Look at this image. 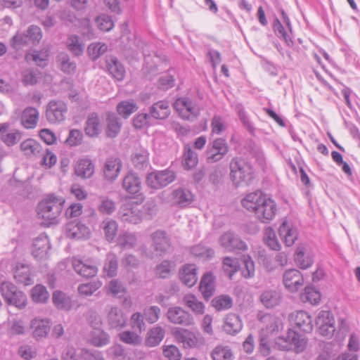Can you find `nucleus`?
Listing matches in <instances>:
<instances>
[{
    "mask_svg": "<svg viewBox=\"0 0 360 360\" xmlns=\"http://www.w3.org/2000/svg\"><path fill=\"white\" fill-rule=\"evenodd\" d=\"M212 360H232L233 352L228 346L217 345L210 354Z\"/></svg>",
    "mask_w": 360,
    "mask_h": 360,
    "instance_id": "79ce46f5",
    "label": "nucleus"
},
{
    "mask_svg": "<svg viewBox=\"0 0 360 360\" xmlns=\"http://www.w3.org/2000/svg\"><path fill=\"white\" fill-rule=\"evenodd\" d=\"M316 324L319 326V333L323 336L330 338L335 331L333 316L328 311H321L319 314Z\"/></svg>",
    "mask_w": 360,
    "mask_h": 360,
    "instance_id": "6e6552de",
    "label": "nucleus"
},
{
    "mask_svg": "<svg viewBox=\"0 0 360 360\" xmlns=\"http://www.w3.org/2000/svg\"><path fill=\"white\" fill-rule=\"evenodd\" d=\"M31 296L34 302L44 303L48 300L49 294L46 287L41 285H37L32 289Z\"/></svg>",
    "mask_w": 360,
    "mask_h": 360,
    "instance_id": "864d4df0",
    "label": "nucleus"
},
{
    "mask_svg": "<svg viewBox=\"0 0 360 360\" xmlns=\"http://www.w3.org/2000/svg\"><path fill=\"white\" fill-rule=\"evenodd\" d=\"M29 41L30 39L26 32H18L10 39V46L15 51H18L27 46Z\"/></svg>",
    "mask_w": 360,
    "mask_h": 360,
    "instance_id": "09e8293b",
    "label": "nucleus"
},
{
    "mask_svg": "<svg viewBox=\"0 0 360 360\" xmlns=\"http://www.w3.org/2000/svg\"><path fill=\"white\" fill-rule=\"evenodd\" d=\"M167 318L171 323L184 326H190L195 323L193 316L180 307H169Z\"/></svg>",
    "mask_w": 360,
    "mask_h": 360,
    "instance_id": "0eeeda50",
    "label": "nucleus"
},
{
    "mask_svg": "<svg viewBox=\"0 0 360 360\" xmlns=\"http://www.w3.org/2000/svg\"><path fill=\"white\" fill-rule=\"evenodd\" d=\"M13 276L15 281L25 285H29L32 283V279L30 276V269L28 265L18 263L15 267Z\"/></svg>",
    "mask_w": 360,
    "mask_h": 360,
    "instance_id": "c756f323",
    "label": "nucleus"
},
{
    "mask_svg": "<svg viewBox=\"0 0 360 360\" xmlns=\"http://www.w3.org/2000/svg\"><path fill=\"white\" fill-rule=\"evenodd\" d=\"M118 266V260L113 253H108L106 256L103 270L107 276L112 277L116 276Z\"/></svg>",
    "mask_w": 360,
    "mask_h": 360,
    "instance_id": "c03bdc74",
    "label": "nucleus"
},
{
    "mask_svg": "<svg viewBox=\"0 0 360 360\" xmlns=\"http://www.w3.org/2000/svg\"><path fill=\"white\" fill-rule=\"evenodd\" d=\"M72 266L78 274L84 278L94 277L96 275L98 271L96 266L84 263L82 260L78 259H74L72 260Z\"/></svg>",
    "mask_w": 360,
    "mask_h": 360,
    "instance_id": "72a5a7b5",
    "label": "nucleus"
},
{
    "mask_svg": "<svg viewBox=\"0 0 360 360\" xmlns=\"http://www.w3.org/2000/svg\"><path fill=\"white\" fill-rule=\"evenodd\" d=\"M66 45L73 55L80 56L84 51L83 44L80 42L79 38L76 35L70 36L66 41Z\"/></svg>",
    "mask_w": 360,
    "mask_h": 360,
    "instance_id": "5fc2aeb1",
    "label": "nucleus"
},
{
    "mask_svg": "<svg viewBox=\"0 0 360 360\" xmlns=\"http://www.w3.org/2000/svg\"><path fill=\"white\" fill-rule=\"evenodd\" d=\"M295 261L297 264L302 269H307L311 266L313 264L312 259L307 256H304V248L303 246H299L297 248Z\"/></svg>",
    "mask_w": 360,
    "mask_h": 360,
    "instance_id": "6e6d98bb",
    "label": "nucleus"
},
{
    "mask_svg": "<svg viewBox=\"0 0 360 360\" xmlns=\"http://www.w3.org/2000/svg\"><path fill=\"white\" fill-rule=\"evenodd\" d=\"M291 321L300 330L309 333L313 329L311 317L304 311H299L290 315Z\"/></svg>",
    "mask_w": 360,
    "mask_h": 360,
    "instance_id": "a211bd4d",
    "label": "nucleus"
},
{
    "mask_svg": "<svg viewBox=\"0 0 360 360\" xmlns=\"http://www.w3.org/2000/svg\"><path fill=\"white\" fill-rule=\"evenodd\" d=\"M137 242L136 236L131 233H124L119 236L117 244L122 248H132Z\"/></svg>",
    "mask_w": 360,
    "mask_h": 360,
    "instance_id": "bf43d9fd",
    "label": "nucleus"
},
{
    "mask_svg": "<svg viewBox=\"0 0 360 360\" xmlns=\"http://www.w3.org/2000/svg\"><path fill=\"white\" fill-rule=\"evenodd\" d=\"M219 243L227 252L245 251L248 249L245 242L232 231H227L222 234L219 238Z\"/></svg>",
    "mask_w": 360,
    "mask_h": 360,
    "instance_id": "423d86ee",
    "label": "nucleus"
},
{
    "mask_svg": "<svg viewBox=\"0 0 360 360\" xmlns=\"http://www.w3.org/2000/svg\"><path fill=\"white\" fill-rule=\"evenodd\" d=\"M243 324L240 319L235 314H229L224 319L223 330L229 335H236L241 330Z\"/></svg>",
    "mask_w": 360,
    "mask_h": 360,
    "instance_id": "cd10ccee",
    "label": "nucleus"
},
{
    "mask_svg": "<svg viewBox=\"0 0 360 360\" xmlns=\"http://www.w3.org/2000/svg\"><path fill=\"white\" fill-rule=\"evenodd\" d=\"M39 119V112L33 107L26 108L22 113L20 122L26 129H33L37 126Z\"/></svg>",
    "mask_w": 360,
    "mask_h": 360,
    "instance_id": "2f4dec72",
    "label": "nucleus"
},
{
    "mask_svg": "<svg viewBox=\"0 0 360 360\" xmlns=\"http://www.w3.org/2000/svg\"><path fill=\"white\" fill-rule=\"evenodd\" d=\"M283 281L286 288L291 292H295L303 285L304 279L298 270L291 269L285 271Z\"/></svg>",
    "mask_w": 360,
    "mask_h": 360,
    "instance_id": "ddd939ff",
    "label": "nucleus"
},
{
    "mask_svg": "<svg viewBox=\"0 0 360 360\" xmlns=\"http://www.w3.org/2000/svg\"><path fill=\"white\" fill-rule=\"evenodd\" d=\"M65 230L67 237L72 239H87L90 236L89 229L79 221H73L69 222L66 225Z\"/></svg>",
    "mask_w": 360,
    "mask_h": 360,
    "instance_id": "f8f14e48",
    "label": "nucleus"
},
{
    "mask_svg": "<svg viewBox=\"0 0 360 360\" xmlns=\"http://www.w3.org/2000/svg\"><path fill=\"white\" fill-rule=\"evenodd\" d=\"M98 210L104 214H111L116 209L115 202L108 197H100Z\"/></svg>",
    "mask_w": 360,
    "mask_h": 360,
    "instance_id": "13d9d810",
    "label": "nucleus"
},
{
    "mask_svg": "<svg viewBox=\"0 0 360 360\" xmlns=\"http://www.w3.org/2000/svg\"><path fill=\"white\" fill-rule=\"evenodd\" d=\"M259 299L266 308L271 309L279 304L281 295L278 290L269 289L262 292Z\"/></svg>",
    "mask_w": 360,
    "mask_h": 360,
    "instance_id": "c85d7f7f",
    "label": "nucleus"
},
{
    "mask_svg": "<svg viewBox=\"0 0 360 360\" xmlns=\"http://www.w3.org/2000/svg\"><path fill=\"white\" fill-rule=\"evenodd\" d=\"M101 227L106 240L109 242H112L115 239L117 232V224L116 221L112 219L104 220L101 224Z\"/></svg>",
    "mask_w": 360,
    "mask_h": 360,
    "instance_id": "49530a36",
    "label": "nucleus"
},
{
    "mask_svg": "<svg viewBox=\"0 0 360 360\" xmlns=\"http://www.w3.org/2000/svg\"><path fill=\"white\" fill-rule=\"evenodd\" d=\"M22 133L18 129L8 130L4 134H2L1 141L8 147L15 146L22 138Z\"/></svg>",
    "mask_w": 360,
    "mask_h": 360,
    "instance_id": "603ef678",
    "label": "nucleus"
},
{
    "mask_svg": "<svg viewBox=\"0 0 360 360\" xmlns=\"http://www.w3.org/2000/svg\"><path fill=\"white\" fill-rule=\"evenodd\" d=\"M181 282L188 288L193 287L198 281L197 268L195 264H185L179 271Z\"/></svg>",
    "mask_w": 360,
    "mask_h": 360,
    "instance_id": "b1692460",
    "label": "nucleus"
},
{
    "mask_svg": "<svg viewBox=\"0 0 360 360\" xmlns=\"http://www.w3.org/2000/svg\"><path fill=\"white\" fill-rule=\"evenodd\" d=\"M172 200L179 207H186L193 201V195L187 188H178L172 191Z\"/></svg>",
    "mask_w": 360,
    "mask_h": 360,
    "instance_id": "393cba45",
    "label": "nucleus"
},
{
    "mask_svg": "<svg viewBox=\"0 0 360 360\" xmlns=\"http://www.w3.org/2000/svg\"><path fill=\"white\" fill-rule=\"evenodd\" d=\"M229 178L235 187L248 186L254 178L251 164L240 158H233L229 163Z\"/></svg>",
    "mask_w": 360,
    "mask_h": 360,
    "instance_id": "f257e3e1",
    "label": "nucleus"
},
{
    "mask_svg": "<svg viewBox=\"0 0 360 360\" xmlns=\"http://www.w3.org/2000/svg\"><path fill=\"white\" fill-rule=\"evenodd\" d=\"M286 342L290 345V348L296 353L303 352L307 344V340L302 335L293 330H289L286 337Z\"/></svg>",
    "mask_w": 360,
    "mask_h": 360,
    "instance_id": "7c9ffc66",
    "label": "nucleus"
},
{
    "mask_svg": "<svg viewBox=\"0 0 360 360\" xmlns=\"http://www.w3.org/2000/svg\"><path fill=\"white\" fill-rule=\"evenodd\" d=\"M107 320L111 328H122L126 325L127 317L121 309L116 306H111L108 311Z\"/></svg>",
    "mask_w": 360,
    "mask_h": 360,
    "instance_id": "4be33fe9",
    "label": "nucleus"
},
{
    "mask_svg": "<svg viewBox=\"0 0 360 360\" xmlns=\"http://www.w3.org/2000/svg\"><path fill=\"white\" fill-rule=\"evenodd\" d=\"M106 135L109 138H115L120 133L122 123L115 113H108L106 117Z\"/></svg>",
    "mask_w": 360,
    "mask_h": 360,
    "instance_id": "e433bc0d",
    "label": "nucleus"
},
{
    "mask_svg": "<svg viewBox=\"0 0 360 360\" xmlns=\"http://www.w3.org/2000/svg\"><path fill=\"white\" fill-rule=\"evenodd\" d=\"M122 188L129 194H136L141 189V180L135 172H129L123 178Z\"/></svg>",
    "mask_w": 360,
    "mask_h": 360,
    "instance_id": "412c9836",
    "label": "nucleus"
},
{
    "mask_svg": "<svg viewBox=\"0 0 360 360\" xmlns=\"http://www.w3.org/2000/svg\"><path fill=\"white\" fill-rule=\"evenodd\" d=\"M239 269V263L237 259L231 257H226L222 262V269L230 279L232 278L233 274L238 271Z\"/></svg>",
    "mask_w": 360,
    "mask_h": 360,
    "instance_id": "de8ad7c7",
    "label": "nucleus"
},
{
    "mask_svg": "<svg viewBox=\"0 0 360 360\" xmlns=\"http://www.w3.org/2000/svg\"><path fill=\"white\" fill-rule=\"evenodd\" d=\"M212 304L217 311L228 309L232 306V300L228 295H220L212 300Z\"/></svg>",
    "mask_w": 360,
    "mask_h": 360,
    "instance_id": "0e129e2a",
    "label": "nucleus"
},
{
    "mask_svg": "<svg viewBox=\"0 0 360 360\" xmlns=\"http://www.w3.org/2000/svg\"><path fill=\"white\" fill-rule=\"evenodd\" d=\"M175 179V172L167 169L149 173L146 176V182L151 188L160 189L172 183Z\"/></svg>",
    "mask_w": 360,
    "mask_h": 360,
    "instance_id": "7ed1b4c3",
    "label": "nucleus"
},
{
    "mask_svg": "<svg viewBox=\"0 0 360 360\" xmlns=\"http://www.w3.org/2000/svg\"><path fill=\"white\" fill-rule=\"evenodd\" d=\"M31 328L33 329V336L37 340L46 338L50 330V322L47 319H35L32 321Z\"/></svg>",
    "mask_w": 360,
    "mask_h": 360,
    "instance_id": "473e14b6",
    "label": "nucleus"
},
{
    "mask_svg": "<svg viewBox=\"0 0 360 360\" xmlns=\"http://www.w3.org/2000/svg\"><path fill=\"white\" fill-rule=\"evenodd\" d=\"M101 287V283L98 281L80 284L77 290L81 295L90 296Z\"/></svg>",
    "mask_w": 360,
    "mask_h": 360,
    "instance_id": "052dcab7",
    "label": "nucleus"
},
{
    "mask_svg": "<svg viewBox=\"0 0 360 360\" xmlns=\"http://www.w3.org/2000/svg\"><path fill=\"white\" fill-rule=\"evenodd\" d=\"M108 50V46L105 44H91L88 47V53L93 60H97L101 56L104 54Z\"/></svg>",
    "mask_w": 360,
    "mask_h": 360,
    "instance_id": "338daca9",
    "label": "nucleus"
},
{
    "mask_svg": "<svg viewBox=\"0 0 360 360\" xmlns=\"http://www.w3.org/2000/svg\"><path fill=\"white\" fill-rule=\"evenodd\" d=\"M67 110L68 108L65 102L60 100H52L46 105V120L51 124H59L65 120Z\"/></svg>",
    "mask_w": 360,
    "mask_h": 360,
    "instance_id": "39448f33",
    "label": "nucleus"
},
{
    "mask_svg": "<svg viewBox=\"0 0 360 360\" xmlns=\"http://www.w3.org/2000/svg\"><path fill=\"white\" fill-rule=\"evenodd\" d=\"M42 146L33 139H27L20 144V150L27 158H40L43 155Z\"/></svg>",
    "mask_w": 360,
    "mask_h": 360,
    "instance_id": "4468645a",
    "label": "nucleus"
},
{
    "mask_svg": "<svg viewBox=\"0 0 360 360\" xmlns=\"http://www.w3.org/2000/svg\"><path fill=\"white\" fill-rule=\"evenodd\" d=\"M138 106L134 101H124L117 105V112L124 118H127L131 114L136 112Z\"/></svg>",
    "mask_w": 360,
    "mask_h": 360,
    "instance_id": "3c124183",
    "label": "nucleus"
},
{
    "mask_svg": "<svg viewBox=\"0 0 360 360\" xmlns=\"http://www.w3.org/2000/svg\"><path fill=\"white\" fill-rule=\"evenodd\" d=\"M118 217L122 221L133 224H139L141 221V213L138 205L124 204L122 205Z\"/></svg>",
    "mask_w": 360,
    "mask_h": 360,
    "instance_id": "9d476101",
    "label": "nucleus"
},
{
    "mask_svg": "<svg viewBox=\"0 0 360 360\" xmlns=\"http://www.w3.org/2000/svg\"><path fill=\"white\" fill-rule=\"evenodd\" d=\"M89 341L96 347L105 345L109 342V336L101 328L94 329L90 333Z\"/></svg>",
    "mask_w": 360,
    "mask_h": 360,
    "instance_id": "a19ab883",
    "label": "nucleus"
},
{
    "mask_svg": "<svg viewBox=\"0 0 360 360\" xmlns=\"http://www.w3.org/2000/svg\"><path fill=\"white\" fill-rule=\"evenodd\" d=\"M106 68L109 73L117 80L122 81L125 76V69L116 57L110 56L106 59Z\"/></svg>",
    "mask_w": 360,
    "mask_h": 360,
    "instance_id": "bb28decb",
    "label": "nucleus"
},
{
    "mask_svg": "<svg viewBox=\"0 0 360 360\" xmlns=\"http://www.w3.org/2000/svg\"><path fill=\"white\" fill-rule=\"evenodd\" d=\"M122 169V162L117 158L107 159L104 165V176L108 181H114L119 175Z\"/></svg>",
    "mask_w": 360,
    "mask_h": 360,
    "instance_id": "5701e85b",
    "label": "nucleus"
},
{
    "mask_svg": "<svg viewBox=\"0 0 360 360\" xmlns=\"http://www.w3.org/2000/svg\"><path fill=\"white\" fill-rule=\"evenodd\" d=\"M52 300L55 307L60 310L69 311L73 306L70 297L60 290L53 293Z\"/></svg>",
    "mask_w": 360,
    "mask_h": 360,
    "instance_id": "f704fd0d",
    "label": "nucleus"
},
{
    "mask_svg": "<svg viewBox=\"0 0 360 360\" xmlns=\"http://www.w3.org/2000/svg\"><path fill=\"white\" fill-rule=\"evenodd\" d=\"M229 146L226 139H215L207 146L206 160L208 163H214L221 160L229 152Z\"/></svg>",
    "mask_w": 360,
    "mask_h": 360,
    "instance_id": "20e7f679",
    "label": "nucleus"
},
{
    "mask_svg": "<svg viewBox=\"0 0 360 360\" xmlns=\"http://www.w3.org/2000/svg\"><path fill=\"white\" fill-rule=\"evenodd\" d=\"M266 198V195H264L262 191H256L248 193L242 200V205L249 211L256 212V209L260 207L262 201Z\"/></svg>",
    "mask_w": 360,
    "mask_h": 360,
    "instance_id": "6ab92c4d",
    "label": "nucleus"
},
{
    "mask_svg": "<svg viewBox=\"0 0 360 360\" xmlns=\"http://www.w3.org/2000/svg\"><path fill=\"white\" fill-rule=\"evenodd\" d=\"M148 112L152 118L165 120L171 113L169 102L166 100L157 101L149 107Z\"/></svg>",
    "mask_w": 360,
    "mask_h": 360,
    "instance_id": "f3484780",
    "label": "nucleus"
},
{
    "mask_svg": "<svg viewBox=\"0 0 360 360\" xmlns=\"http://www.w3.org/2000/svg\"><path fill=\"white\" fill-rule=\"evenodd\" d=\"M320 298L319 292L312 286H306L304 291L300 295V299L303 302H309L311 304H316Z\"/></svg>",
    "mask_w": 360,
    "mask_h": 360,
    "instance_id": "a18cd8bd",
    "label": "nucleus"
},
{
    "mask_svg": "<svg viewBox=\"0 0 360 360\" xmlns=\"http://www.w3.org/2000/svg\"><path fill=\"white\" fill-rule=\"evenodd\" d=\"M65 200L53 195L47 196L41 201L37 207L39 217L49 221V224L57 223V218L63 210Z\"/></svg>",
    "mask_w": 360,
    "mask_h": 360,
    "instance_id": "f03ea898",
    "label": "nucleus"
},
{
    "mask_svg": "<svg viewBox=\"0 0 360 360\" xmlns=\"http://www.w3.org/2000/svg\"><path fill=\"white\" fill-rule=\"evenodd\" d=\"M174 266V263L168 260H164L160 264L157 265L155 268V274L161 278H168L170 274L171 269Z\"/></svg>",
    "mask_w": 360,
    "mask_h": 360,
    "instance_id": "774afa93",
    "label": "nucleus"
},
{
    "mask_svg": "<svg viewBox=\"0 0 360 360\" xmlns=\"http://www.w3.org/2000/svg\"><path fill=\"white\" fill-rule=\"evenodd\" d=\"M264 240L271 250H280L281 245L276 238V233L273 229L270 227L266 229L264 235Z\"/></svg>",
    "mask_w": 360,
    "mask_h": 360,
    "instance_id": "680f3d73",
    "label": "nucleus"
},
{
    "mask_svg": "<svg viewBox=\"0 0 360 360\" xmlns=\"http://www.w3.org/2000/svg\"><path fill=\"white\" fill-rule=\"evenodd\" d=\"M182 302L195 315H202L205 313V304L198 300L193 294H186L183 297Z\"/></svg>",
    "mask_w": 360,
    "mask_h": 360,
    "instance_id": "c9c22d12",
    "label": "nucleus"
},
{
    "mask_svg": "<svg viewBox=\"0 0 360 360\" xmlns=\"http://www.w3.org/2000/svg\"><path fill=\"white\" fill-rule=\"evenodd\" d=\"M39 75L37 70H25L22 72V82L25 86L34 85L38 82Z\"/></svg>",
    "mask_w": 360,
    "mask_h": 360,
    "instance_id": "e2e57ef3",
    "label": "nucleus"
},
{
    "mask_svg": "<svg viewBox=\"0 0 360 360\" xmlns=\"http://www.w3.org/2000/svg\"><path fill=\"white\" fill-rule=\"evenodd\" d=\"M148 152L145 148H139L132 155L131 160L134 166L138 169H143L148 165Z\"/></svg>",
    "mask_w": 360,
    "mask_h": 360,
    "instance_id": "4c0bfd02",
    "label": "nucleus"
},
{
    "mask_svg": "<svg viewBox=\"0 0 360 360\" xmlns=\"http://www.w3.org/2000/svg\"><path fill=\"white\" fill-rule=\"evenodd\" d=\"M50 248L51 245L47 236L41 234L33 241L32 254L37 259H41L46 257Z\"/></svg>",
    "mask_w": 360,
    "mask_h": 360,
    "instance_id": "2eb2a0df",
    "label": "nucleus"
},
{
    "mask_svg": "<svg viewBox=\"0 0 360 360\" xmlns=\"http://www.w3.org/2000/svg\"><path fill=\"white\" fill-rule=\"evenodd\" d=\"M58 62L60 64V70L65 73H73L76 70V63L70 60L67 53H60L58 56Z\"/></svg>",
    "mask_w": 360,
    "mask_h": 360,
    "instance_id": "37998d69",
    "label": "nucleus"
},
{
    "mask_svg": "<svg viewBox=\"0 0 360 360\" xmlns=\"http://www.w3.org/2000/svg\"><path fill=\"white\" fill-rule=\"evenodd\" d=\"M95 166L89 158L79 159L75 166V174L82 179H90L94 174Z\"/></svg>",
    "mask_w": 360,
    "mask_h": 360,
    "instance_id": "dca6fc26",
    "label": "nucleus"
},
{
    "mask_svg": "<svg viewBox=\"0 0 360 360\" xmlns=\"http://www.w3.org/2000/svg\"><path fill=\"white\" fill-rule=\"evenodd\" d=\"M200 290L203 297L208 300L215 291V278L211 272H207L200 283Z\"/></svg>",
    "mask_w": 360,
    "mask_h": 360,
    "instance_id": "a878e982",
    "label": "nucleus"
},
{
    "mask_svg": "<svg viewBox=\"0 0 360 360\" xmlns=\"http://www.w3.org/2000/svg\"><path fill=\"white\" fill-rule=\"evenodd\" d=\"M276 212V204L269 198H267L262 201L260 207L256 209L255 213L256 217L263 223H269L272 220Z\"/></svg>",
    "mask_w": 360,
    "mask_h": 360,
    "instance_id": "9b49d317",
    "label": "nucleus"
},
{
    "mask_svg": "<svg viewBox=\"0 0 360 360\" xmlns=\"http://www.w3.org/2000/svg\"><path fill=\"white\" fill-rule=\"evenodd\" d=\"M49 53L47 50L34 51L33 53L27 54V60H33L38 66H45L48 60Z\"/></svg>",
    "mask_w": 360,
    "mask_h": 360,
    "instance_id": "69168bd1",
    "label": "nucleus"
},
{
    "mask_svg": "<svg viewBox=\"0 0 360 360\" xmlns=\"http://www.w3.org/2000/svg\"><path fill=\"white\" fill-rule=\"evenodd\" d=\"M84 131L86 136L91 138L97 137L102 131V124L98 115L91 113L85 122Z\"/></svg>",
    "mask_w": 360,
    "mask_h": 360,
    "instance_id": "aec40b11",
    "label": "nucleus"
},
{
    "mask_svg": "<svg viewBox=\"0 0 360 360\" xmlns=\"http://www.w3.org/2000/svg\"><path fill=\"white\" fill-rule=\"evenodd\" d=\"M165 333V330L162 327H153L147 333L146 345L149 347L157 346L163 339Z\"/></svg>",
    "mask_w": 360,
    "mask_h": 360,
    "instance_id": "58836bf2",
    "label": "nucleus"
},
{
    "mask_svg": "<svg viewBox=\"0 0 360 360\" xmlns=\"http://www.w3.org/2000/svg\"><path fill=\"white\" fill-rule=\"evenodd\" d=\"M153 247L157 255L162 256L172 250L170 238L165 231L158 230L151 234Z\"/></svg>",
    "mask_w": 360,
    "mask_h": 360,
    "instance_id": "1a4fd4ad",
    "label": "nucleus"
},
{
    "mask_svg": "<svg viewBox=\"0 0 360 360\" xmlns=\"http://www.w3.org/2000/svg\"><path fill=\"white\" fill-rule=\"evenodd\" d=\"M198 162V155L190 146H186L183 155L182 165L185 169L190 170L194 168Z\"/></svg>",
    "mask_w": 360,
    "mask_h": 360,
    "instance_id": "ea45409f",
    "label": "nucleus"
},
{
    "mask_svg": "<svg viewBox=\"0 0 360 360\" xmlns=\"http://www.w3.org/2000/svg\"><path fill=\"white\" fill-rule=\"evenodd\" d=\"M280 235L284 238L285 245L288 247L292 245L297 238V231L289 229L285 222H283L279 229Z\"/></svg>",
    "mask_w": 360,
    "mask_h": 360,
    "instance_id": "8fccbe9b",
    "label": "nucleus"
},
{
    "mask_svg": "<svg viewBox=\"0 0 360 360\" xmlns=\"http://www.w3.org/2000/svg\"><path fill=\"white\" fill-rule=\"evenodd\" d=\"M6 302L8 304H12L19 309H22L26 305L27 297L22 291L18 290L16 289L15 291H13V294H12L10 297L6 299Z\"/></svg>",
    "mask_w": 360,
    "mask_h": 360,
    "instance_id": "4d7b16f0",
    "label": "nucleus"
}]
</instances>
